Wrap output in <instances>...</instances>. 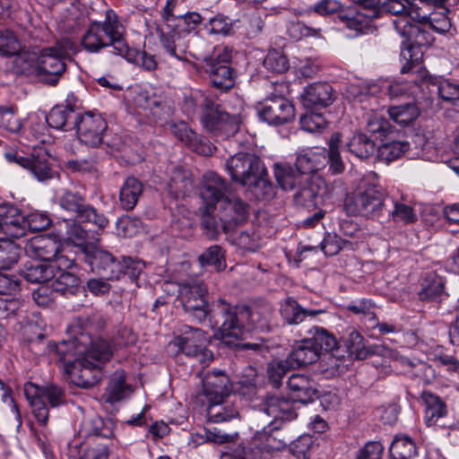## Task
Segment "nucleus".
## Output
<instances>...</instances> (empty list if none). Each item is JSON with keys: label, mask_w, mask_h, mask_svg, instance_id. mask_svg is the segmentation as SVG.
<instances>
[{"label": "nucleus", "mask_w": 459, "mask_h": 459, "mask_svg": "<svg viewBox=\"0 0 459 459\" xmlns=\"http://www.w3.org/2000/svg\"><path fill=\"white\" fill-rule=\"evenodd\" d=\"M56 352L65 363L74 384L82 388L92 387L100 382L101 368L113 355L110 344L106 340L93 341L82 332L72 341L56 344Z\"/></svg>", "instance_id": "nucleus-1"}, {"label": "nucleus", "mask_w": 459, "mask_h": 459, "mask_svg": "<svg viewBox=\"0 0 459 459\" xmlns=\"http://www.w3.org/2000/svg\"><path fill=\"white\" fill-rule=\"evenodd\" d=\"M182 2L183 0L166 1L160 12V17L156 22L155 32L165 53L185 62L187 61L188 44L181 34L195 30L203 20L195 12L179 13L178 7Z\"/></svg>", "instance_id": "nucleus-2"}, {"label": "nucleus", "mask_w": 459, "mask_h": 459, "mask_svg": "<svg viewBox=\"0 0 459 459\" xmlns=\"http://www.w3.org/2000/svg\"><path fill=\"white\" fill-rule=\"evenodd\" d=\"M217 313L221 315V324L216 337L230 346L254 329H267L272 309L268 306L252 309L247 306H231L225 300H220Z\"/></svg>", "instance_id": "nucleus-3"}, {"label": "nucleus", "mask_w": 459, "mask_h": 459, "mask_svg": "<svg viewBox=\"0 0 459 459\" xmlns=\"http://www.w3.org/2000/svg\"><path fill=\"white\" fill-rule=\"evenodd\" d=\"M68 43L58 42L55 46L42 48L39 54L23 52L15 57V66L23 74L35 75L39 82L55 86L66 71Z\"/></svg>", "instance_id": "nucleus-4"}, {"label": "nucleus", "mask_w": 459, "mask_h": 459, "mask_svg": "<svg viewBox=\"0 0 459 459\" xmlns=\"http://www.w3.org/2000/svg\"><path fill=\"white\" fill-rule=\"evenodd\" d=\"M184 107L188 114H194L200 108L204 127L217 137L227 138L235 134L242 122L238 115L230 116L212 97L199 91L185 94Z\"/></svg>", "instance_id": "nucleus-5"}, {"label": "nucleus", "mask_w": 459, "mask_h": 459, "mask_svg": "<svg viewBox=\"0 0 459 459\" xmlns=\"http://www.w3.org/2000/svg\"><path fill=\"white\" fill-rule=\"evenodd\" d=\"M385 194L377 184V175L369 171L354 175L346 193V213L379 217L385 206Z\"/></svg>", "instance_id": "nucleus-6"}, {"label": "nucleus", "mask_w": 459, "mask_h": 459, "mask_svg": "<svg viewBox=\"0 0 459 459\" xmlns=\"http://www.w3.org/2000/svg\"><path fill=\"white\" fill-rule=\"evenodd\" d=\"M395 30L404 38L402 42L401 58L404 61L401 68L403 74L421 73L424 71L421 66L423 49L432 42L431 35L421 29L416 21H411L405 15L393 21Z\"/></svg>", "instance_id": "nucleus-7"}, {"label": "nucleus", "mask_w": 459, "mask_h": 459, "mask_svg": "<svg viewBox=\"0 0 459 459\" xmlns=\"http://www.w3.org/2000/svg\"><path fill=\"white\" fill-rule=\"evenodd\" d=\"M124 27L119 22L117 15L112 10H108L104 22H93L82 39L85 50L97 53L102 48L111 47L114 53L118 55V43L124 45Z\"/></svg>", "instance_id": "nucleus-8"}, {"label": "nucleus", "mask_w": 459, "mask_h": 459, "mask_svg": "<svg viewBox=\"0 0 459 459\" xmlns=\"http://www.w3.org/2000/svg\"><path fill=\"white\" fill-rule=\"evenodd\" d=\"M189 54L204 63V69L209 74L210 80L215 88L228 91L234 86L235 74L229 65L231 55L226 48H217L212 55L191 51Z\"/></svg>", "instance_id": "nucleus-9"}, {"label": "nucleus", "mask_w": 459, "mask_h": 459, "mask_svg": "<svg viewBox=\"0 0 459 459\" xmlns=\"http://www.w3.org/2000/svg\"><path fill=\"white\" fill-rule=\"evenodd\" d=\"M178 293L184 310L196 321L202 322L207 316L221 317V315L217 313L221 299L217 301L215 307L210 311L206 299L207 288L203 281H195L182 283L178 287Z\"/></svg>", "instance_id": "nucleus-10"}, {"label": "nucleus", "mask_w": 459, "mask_h": 459, "mask_svg": "<svg viewBox=\"0 0 459 459\" xmlns=\"http://www.w3.org/2000/svg\"><path fill=\"white\" fill-rule=\"evenodd\" d=\"M415 143H423L420 153H411L410 151V143L406 141H393L390 143H385L379 147V155L387 162L397 160L403 155H407L410 159H413L417 156L423 160L434 162L439 161L441 160L440 143H437L436 140L430 138L424 140V137L421 135L416 136Z\"/></svg>", "instance_id": "nucleus-11"}, {"label": "nucleus", "mask_w": 459, "mask_h": 459, "mask_svg": "<svg viewBox=\"0 0 459 459\" xmlns=\"http://www.w3.org/2000/svg\"><path fill=\"white\" fill-rule=\"evenodd\" d=\"M24 392L31 405L33 415L42 425H46L48 420V409L45 401H48L53 408L59 407L65 402L64 389L56 385H47L38 388L29 384L25 385Z\"/></svg>", "instance_id": "nucleus-12"}, {"label": "nucleus", "mask_w": 459, "mask_h": 459, "mask_svg": "<svg viewBox=\"0 0 459 459\" xmlns=\"http://www.w3.org/2000/svg\"><path fill=\"white\" fill-rule=\"evenodd\" d=\"M182 335L176 337L172 344L186 356L206 367L213 359L212 351L206 349L208 334L199 328L186 327Z\"/></svg>", "instance_id": "nucleus-13"}, {"label": "nucleus", "mask_w": 459, "mask_h": 459, "mask_svg": "<svg viewBox=\"0 0 459 459\" xmlns=\"http://www.w3.org/2000/svg\"><path fill=\"white\" fill-rule=\"evenodd\" d=\"M85 262L91 270L106 280H118L121 277L122 265L120 260L110 252L96 245L85 249Z\"/></svg>", "instance_id": "nucleus-14"}, {"label": "nucleus", "mask_w": 459, "mask_h": 459, "mask_svg": "<svg viewBox=\"0 0 459 459\" xmlns=\"http://www.w3.org/2000/svg\"><path fill=\"white\" fill-rule=\"evenodd\" d=\"M264 163L259 157L246 152H238L226 161V169L231 178L242 186L254 180V177L263 171Z\"/></svg>", "instance_id": "nucleus-15"}, {"label": "nucleus", "mask_w": 459, "mask_h": 459, "mask_svg": "<svg viewBox=\"0 0 459 459\" xmlns=\"http://www.w3.org/2000/svg\"><path fill=\"white\" fill-rule=\"evenodd\" d=\"M249 205L240 197L228 194L219 203L218 216L225 232L233 230L238 225L246 221Z\"/></svg>", "instance_id": "nucleus-16"}, {"label": "nucleus", "mask_w": 459, "mask_h": 459, "mask_svg": "<svg viewBox=\"0 0 459 459\" xmlns=\"http://www.w3.org/2000/svg\"><path fill=\"white\" fill-rule=\"evenodd\" d=\"M259 117L271 125H281L294 117V107L289 100L281 96H271L259 103Z\"/></svg>", "instance_id": "nucleus-17"}, {"label": "nucleus", "mask_w": 459, "mask_h": 459, "mask_svg": "<svg viewBox=\"0 0 459 459\" xmlns=\"http://www.w3.org/2000/svg\"><path fill=\"white\" fill-rule=\"evenodd\" d=\"M107 127L106 120L100 114L86 112L81 114L74 130L81 143L97 147L101 143Z\"/></svg>", "instance_id": "nucleus-18"}, {"label": "nucleus", "mask_w": 459, "mask_h": 459, "mask_svg": "<svg viewBox=\"0 0 459 459\" xmlns=\"http://www.w3.org/2000/svg\"><path fill=\"white\" fill-rule=\"evenodd\" d=\"M4 156L8 161L28 169L39 181L43 182L55 176V171L48 162V154L42 150L33 153L30 157L19 155L16 152H6Z\"/></svg>", "instance_id": "nucleus-19"}, {"label": "nucleus", "mask_w": 459, "mask_h": 459, "mask_svg": "<svg viewBox=\"0 0 459 459\" xmlns=\"http://www.w3.org/2000/svg\"><path fill=\"white\" fill-rule=\"evenodd\" d=\"M292 437L289 436L282 429L274 427L264 429L263 431L256 433L250 441L244 444L247 447H252V450H259L261 458L264 453H273L284 449L291 442Z\"/></svg>", "instance_id": "nucleus-20"}, {"label": "nucleus", "mask_w": 459, "mask_h": 459, "mask_svg": "<svg viewBox=\"0 0 459 459\" xmlns=\"http://www.w3.org/2000/svg\"><path fill=\"white\" fill-rule=\"evenodd\" d=\"M228 194V185L221 176L213 171H207L204 174L200 196L206 205L207 212Z\"/></svg>", "instance_id": "nucleus-21"}, {"label": "nucleus", "mask_w": 459, "mask_h": 459, "mask_svg": "<svg viewBox=\"0 0 459 459\" xmlns=\"http://www.w3.org/2000/svg\"><path fill=\"white\" fill-rule=\"evenodd\" d=\"M324 192L323 181L307 176L297 188L293 200L298 206L311 209L323 203Z\"/></svg>", "instance_id": "nucleus-22"}, {"label": "nucleus", "mask_w": 459, "mask_h": 459, "mask_svg": "<svg viewBox=\"0 0 459 459\" xmlns=\"http://www.w3.org/2000/svg\"><path fill=\"white\" fill-rule=\"evenodd\" d=\"M80 110L67 99L65 104L56 105L46 117L49 126L65 132L74 130Z\"/></svg>", "instance_id": "nucleus-23"}, {"label": "nucleus", "mask_w": 459, "mask_h": 459, "mask_svg": "<svg viewBox=\"0 0 459 459\" xmlns=\"http://www.w3.org/2000/svg\"><path fill=\"white\" fill-rule=\"evenodd\" d=\"M170 129L175 137L195 152L204 156L213 153L215 147L208 140L194 132L186 122L173 123Z\"/></svg>", "instance_id": "nucleus-24"}, {"label": "nucleus", "mask_w": 459, "mask_h": 459, "mask_svg": "<svg viewBox=\"0 0 459 459\" xmlns=\"http://www.w3.org/2000/svg\"><path fill=\"white\" fill-rule=\"evenodd\" d=\"M28 256L43 262L51 261L61 252L60 243L53 237L39 235L28 241L24 247Z\"/></svg>", "instance_id": "nucleus-25"}, {"label": "nucleus", "mask_w": 459, "mask_h": 459, "mask_svg": "<svg viewBox=\"0 0 459 459\" xmlns=\"http://www.w3.org/2000/svg\"><path fill=\"white\" fill-rule=\"evenodd\" d=\"M231 384L229 377L222 371L208 372L203 379V394L206 401H222L230 397Z\"/></svg>", "instance_id": "nucleus-26"}, {"label": "nucleus", "mask_w": 459, "mask_h": 459, "mask_svg": "<svg viewBox=\"0 0 459 459\" xmlns=\"http://www.w3.org/2000/svg\"><path fill=\"white\" fill-rule=\"evenodd\" d=\"M421 84L426 87L430 93H437L438 96L446 102L454 103L459 100V84L450 82L449 80L438 79L433 77L422 71Z\"/></svg>", "instance_id": "nucleus-27"}, {"label": "nucleus", "mask_w": 459, "mask_h": 459, "mask_svg": "<svg viewBox=\"0 0 459 459\" xmlns=\"http://www.w3.org/2000/svg\"><path fill=\"white\" fill-rule=\"evenodd\" d=\"M296 405L291 398L284 396L270 395L266 398L262 411L275 420H291L297 417Z\"/></svg>", "instance_id": "nucleus-28"}, {"label": "nucleus", "mask_w": 459, "mask_h": 459, "mask_svg": "<svg viewBox=\"0 0 459 459\" xmlns=\"http://www.w3.org/2000/svg\"><path fill=\"white\" fill-rule=\"evenodd\" d=\"M23 214L14 205L0 204V230L5 234L19 238L23 237Z\"/></svg>", "instance_id": "nucleus-29"}, {"label": "nucleus", "mask_w": 459, "mask_h": 459, "mask_svg": "<svg viewBox=\"0 0 459 459\" xmlns=\"http://www.w3.org/2000/svg\"><path fill=\"white\" fill-rule=\"evenodd\" d=\"M332 87L326 82H317L307 86L302 94V104L307 109L326 107L331 104Z\"/></svg>", "instance_id": "nucleus-30"}, {"label": "nucleus", "mask_w": 459, "mask_h": 459, "mask_svg": "<svg viewBox=\"0 0 459 459\" xmlns=\"http://www.w3.org/2000/svg\"><path fill=\"white\" fill-rule=\"evenodd\" d=\"M287 358L292 367L299 368L317 361L320 355L313 342L305 337L296 342Z\"/></svg>", "instance_id": "nucleus-31"}, {"label": "nucleus", "mask_w": 459, "mask_h": 459, "mask_svg": "<svg viewBox=\"0 0 459 459\" xmlns=\"http://www.w3.org/2000/svg\"><path fill=\"white\" fill-rule=\"evenodd\" d=\"M132 392L131 385L126 383L125 372L117 370L109 379L103 399L106 403H115L128 397Z\"/></svg>", "instance_id": "nucleus-32"}, {"label": "nucleus", "mask_w": 459, "mask_h": 459, "mask_svg": "<svg viewBox=\"0 0 459 459\" xmlns=\"http://www.w3.org/2000/svg\"><path fill=\"white\" fill-rule=\"evenodd\" d=\"M297 169L304 176L315 173L325 166V150H308L299 153L296 160Z\"/></svg>", "instance_id": "nucleus-33"}, {"label": "nucleus", "mask_w": 459, "mask_h": 459, "mask_svg": "<svg viewBox=\"0 0 459 459\" xmlns=\"http://www.w3.org/2000/svg\"><path fill=\"white\" fill-rule=\"evenodd\" d=\"M21 273L27 281L32 283H44L55 276L54 266L39 260L26 262Z\"/></svg>", "instance_id": "nucleus-34"}, {"label": "nucleus", "mask_w": 459, "mask_h": 459, "mask_svg": "<svg viewBox=\"0 0 459 459\" xmlns=\"http://www.w3.org/2000/svg\"><path fill=\"white\" fill-rule=\"evenodd\" d=\"M206 412L208 420L214 423L228 421L238 416L234 402L229 397L222 398V401L207 402Z\"/></svg>", "instance_id": "nucleus-35"}, {"label": "nucleus", "mask_w": 459, "mask_h": 459, "mask_svg": "<svg viewBox=\"0 0 459 459\" xmlns=\"http://www.w3.org/2000/svg\"><path fill=\"white\" fill-rule=\"evenodd\" d=\"M274 177L280 186L284 191H292L297 189L303 182L304 176L297 167L293 168L287 164H274Z\"/></svg>", "instance_id": "nucleus-36"}, {"label": "nucleus", "mask_w": 459, "mask_h": 459, "mask_svg": "<svg viewBox=\"0 0 459 459\" xmlns=\"http://www.w3.org/2000/svg\"><path fill=\"white\" fill-rule=\"evenodd\" d=\"M422 400L425 404L424 421L427 426L436 425L439 419L446 415V404L439 396L430 392H424Z\"/></svg>", "instance_id": "nucleus-37"}, {"label": "nucleus", "mask_w": 459, "mask_h": 459, "mask_svg": "<svg viewBox=\"0 0 459 459\" xmlns=\"http://www.w3.org/2000/svg\"><path fill=\"white\" fill-rule=\"evenodd\" d=\"M324 313L323 309H305L296 299L288 298L281 305V314L288 324H299L307 316H316Z\"/></svg>", "instance_id": "nucleus-38"}, {"label": "nucleus", "mask_w": 459, "mask_h": 459, "mask_svg": "<svg viewBox=\"0 0 459 459\" xmlns=\"http://www.w3.org/2000/svg\"><path fill=\"white\" fill-rule=\"evenodd\" d=\"M81 222H78L75 219L66 222V238L72 242L74 246L82 248L85 255V249L88 247H94L96 242H99L100 238L92 234L90 236V232L83 229Z\"/></svg>", "instance_id": "nucleus-39"}, {"label": "nucleus", "mask_w": 459, "mask_h": 459, "mask_svg": "<svg viewBox=\"0 0 459 459\" xmlns=\"http://www.w3.org/2000/svg\"><path fill=\"white\" fill-rule=\"evenodd\" d=\"M143 186L135 178L129 177L120 188L119 201L123 209L131 211L136 205L143 194Z\"/></svg>", "instance_id": "nucleus-40"}, {"label": "nucleus", "mask_w": 459, "mask_h": 459, "mask_svg": "<svg viewBox=\"0 0 459 459\" xmlns=\"http://www.w3.org/2000/svg\"><path fill=\"white\" fill-rule=\"evenodd\" d=\"M118 45V56H123L128 62L142 66L145 70L152 71L157 67V62L153 55L145 51L129 48L126 42Z\"/></svg>", "instance_id": "nucleus-41"}, {"label": "nucleus", "mask_w": 459, "mask_h": 459, "mask_svg": "<svg viewBox=\"0 0 459 459\" xmlns=\"http://www.w3.org/2000/svg\"><path fill=\"white\" fill-rule=\"evenodd\" d=\"M245 186L252 192L254 196L258 200H269L275 195V188L268 178L267 170L263 168V171H259L255 177L254 180L248 181Z\"/></svg>", "instance_id": "nucleus-42"}, {"label": "nucleus", "mask_w": 459, "mask_h": 459, "mask_svg": "<svg viewBox=\"0 0 459 459\" xmlns=\"http://www.w3.org/2000/svg\"><path fill=\"white\" fill-rule=\"evenodd\" d=\"M342 138V134L337 132L333 134L328 142V152L325 164H328V172L333 176L340 175L344 170V164L340 151Z\"/></svg>", "instance_id": "nucleus-43"}, {"label": "nucleus", "mask_w": 459, "mask_h": 459, "mask_svg": "<svg viewBox=\"0 0 459 459\" xmlns=\"http://www.w3.org/2000/svg\"><path fill=\"white\" fill-rule=\"evenodd\" d=\"M50 284L56 293L63 296L74 295L79 289L80 279L71 272H61L55 273Z\"/></svg>", "instance_id": "nucleus-44"}, {"label": "nucleus", "mask_w": 459, "mask_h": 459, "mask_svg": "<svg viewBox=\"0 0 459 459\" xmlns=\"http://www.w3.org/2000/svg\"><path fill=\"white\" fill-rule=\"evenodd\" d=\"M387 112L390 118L400 126H408L420 116V109L414 102L391 106Z\"/></svg>", "instance_id": "nucleus-45"}, {"label": "nucleus", "mask_w": 459, "mask_h": 459, "mask_svg": "<svg viewBox=\"0 0 459 459\" xmlns=\"http://www.w3.org/2000/svg\"><path fill=\"white\" fill-rule=\"evenodd\" d=\"M307 339L313 342L319 355H321V351L328 352L338 348L336 338L322 327L313 326L307 331Z\"/></svg>", "instance_id": "nucleus-46"}, {"label": "nucleus", "mask_w": 459, "mask_h": 459, "mask_svg": "<svg viewBox=\"0 0 459 459\" xmlns=\"http://www.w3.org/2000/svg\"><path fill=\"white\" fill-rule=\"evenodd\" d=\"M392 459H412L417 455L415 442L408 436H396L390 447Z\"/></svg>", "instance_id": "nucleus-47"}, {"label": "nucleus", "mask_w": 459, "mask_h": 459, "mask_svg": "<svg viewBox=\"0 0 459 459\" xmlns=\"http://www.w3.org/2000/svg\"><path fill=\"white\" fill-rule=\"evenodd\" d=\"M26 52L22 49V45L17 35L11 30L0 29V56L9 57Z\"/></svg>", "instance_id": "nucleus-48"}, {"label": "nucleus", "mask_w": 459, "mask_h": 459, "mask_svg": "<svg viewBox=\"0 0 459 459\" xmlns=\"http://www.w3.org/2000/svg\"><path fill=\"white\" fill-rule=\"evenodd\" d=\"M366 129L371 134V139L383 142L384 139L393 131L390 123L377 112L368 115Z\"/></svg>", "instance_id": "nucleus-49"}, {"label": "nucleus", "mask_w": 459, "mask_h": 459, "mask_svg": "<svg viewBox=\"0 0 459 459\" xmlns=\"http://www.w3.org/2000/svg\"><path fill=\"white\" fill-rule=\"evenodd\" d=\"M375 149V140L365 134H355L349 143V152L360 160L372 156Z\"/></svg>", "instance_id": "nucleus-50"}, {"label": "nucleus", "mask_w": 459, "mask_h": 459, "mask_svg": "<svg viewBox=\"0 0 459 459\" xmlns=\"http://www.w3.org/2000/svg\"><path fill=\"white\" fill-rule=\"evenodd\" d=\"M169 188L177 197L185 195L193 188L190 172L182 168L175 169L169 183Z\"/></svg>", "instance_id": "nucleus-51"}, {"label": "nucleus", "mask_w": 459, "mask_h": 459, "mask_svg": "<svg viewBox=\"0 0 459 459\" xmlns=\"http://www.w3.org/2000/svg\"><path fill=\"white\" fill-rule=\"evenodd\" d=\"M58 204L64 210L74 213L76 220L87 204L82 195L67 189L58 196Z\"/></svg>", "instance_id": "nucleus-52"}, {"label": "nucleus", "mask_w": 459, "mask_h": 459, "mask_svg": "<svg viewBox=\"0 0 459 459\" xmlns=\"http://www.w3.org/2000/svg\"><path fill=\"white\" fill-rule=\"evenodd\" d=\"M346 351L349 353V357L354 359H365L376 352L365 345L363 337L355 331L349 334V339L346 341Z\"/></svg>", "instance_id": "nucleus-53"}, {"label": "nucleus", "mask_w": 459, "mask_h": 459, "mask_svg": "<svg viewBox=\"0 0 459 459\" xmlns=\"http://www.w3.org/2000/svg\"><path fill=\"white\" fill-rule=\"evenodd\" d=\"M324 371L328 377H337L342 374L344 370V359L342 351L335 348L325 355Z\"/></svg>", "instance_id": "nucleus-54"}, {"label": "nucleus", "mask_w": 459, "mask_h": 459, "mask_svg": "<svg viewBox=\"0 0 459 459\" xmlns=\"http://www.w3.org/2000/svg\"><path fill=\"white\" fill-rule=\"evenodd\" d=\"M444 290V282L437 275H429L422 282V289L419 292L420 299L422 300H436Z\"/></svg>", "instance_id": "nucleus-55"}, {"label": "nucleus", "mask_w": 459, "mask_h": 459, "mask_svg": "<svg viewBox=\"0 0 459 459\" xmlns=\"http://www.w3.org/2000/svg\"><path fill=\"white\" fill-rule=\"evenodd\" d=\"M20 249L18 246L8 239L0 240V269H9L19 259Z\"/></svg>", "instance_id": "nucleus-56"}, {"label": "nucleus", "mask_w": 459, "mask_h": 459, "mask_svg": "<svg viewBox=\"0 0 459 459\" xmlns=\"http://www.w3.org/2000/svg\"><path fill=\"white\" fill-rule=\"evenodd\" d=\"M448 10L442 8L441 12L431 13L429 16L421 15L418 21H425L426 23L435 31L438 33H446L451 28V22L447 17Z\"/></svg>", "instance_id": "nucleus-57"}, {"label": "nucleus", "mask_w": 459, "mask_h": 459, "mask_svg": "<svg viewBox=\"0 0 459 459\" xmlns=\"http://www.w3.org/2000/svg\"><path fill=\"white\" fill-rule=\"evenodd\" d=\"M198 259L203 266L205 264L213 265L218 271L222 270L225 267L224 253L221 247L218 245H213L208 247L202 255H200Z\"/></svg>", "instance_id": "nucleus-58"}, {"label": "nucleus", "mask_w": 459, "mask_h": 459, "mask_svg": "<svg viewBox=\"0 0 459 459\" xmlns=\"http://www.w3.org/2000/svg\"><path fill=\"white\" fill-rule=\"evenodd\" d=\"M50 223V219L41 212H31L27 216L23 215V221L22 225L23 236H25L27 230L32 232L44 230L49 227Z\"/></svg>", "instance_id": "nucleus-59"}, {"label": "nucleus", "mask_w": 459, "mask_h": 459, "mask_svg": "<svg viewBox=\"0 0 459 459\" xmlns=\"http://www.w3.org/2000/svg\"><path fill=\"white\" fill-rule=\"evenodd\" d=\"M300 126L309 133H319L325 128L327 122L321 113L307 112L299 119Z\"/></svg>", "instance_id": "nucleus-60"}, {"label": "nucleus", "mask_w": 459, "mask_h": 459, "mask_svg": "<svg viewBox=\"0 0 459 459\" xmlns=\"http://www.w3.org/2000/svg\"><path fill=\"white\" fill-rule=\"evenodd\" d=\"M204 27L211 34L226 36L232 30L233 22L229 17L217 14L209 19Z\"/></svg>", "instance_id": "nucleus-61"}, {"label": "nucleus", "mask_w": 459, "mask_h": 459, "mask_svg": "<svg viewBox=\"0 0 459 459\" xmlns=\"http://www.w3.org/2000/svg\"><path fill=\"white\" fill-rule=\"evenodd\" d=\"M78 222H88L97 226L100 230L105 229L108 225V218L101 212H99L93 206L87 204L79 217Z\"/></svg>", "instance_id": "nucleus-62"}, {"label": "nucleus", "mask_w": 459, "mask_h": 459, "mask_svg": "<svg viewBox=\"0 0 459 459\" xmlns=\"http://www.w3.org/2000/svg\"><path fill=\"white\" fill-rule=\"evenodd\" d=\"M264 66L273 73L281 74L287 71L289 65L286 56L277 50L270 51L264 59Z\"/></svg>", "instance_id": "nucleus-63"}, {"label": "nucleus", "mask_w": 459, "mask_h": 459, "mask_svg": "<svg viewBox=\"0 0 459 459\" xmlns=\"http://www.w3.org/2000/svg\"><path fill=\"white\" fill-rule=\"evenodd\" d=\"M390 217L394 222L404 224L413 223L417 221V214L410 205L395 202L394 209L390 212Z\"/></svg>", "instance_id": "nucleus-64"}]
</instances>
